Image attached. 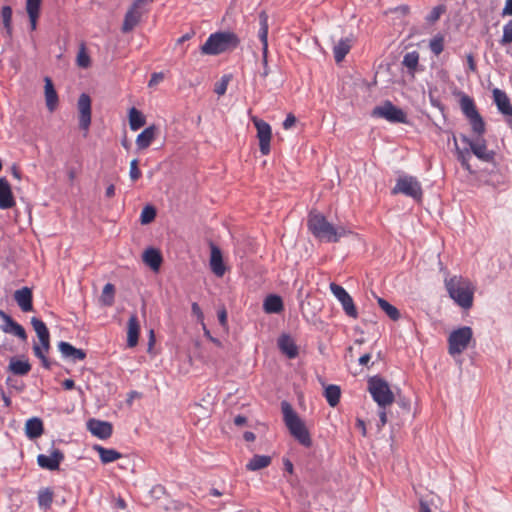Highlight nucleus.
Instances as JSON below:
<instances>
[{
    "label": "nucleus",
    "mask_w": 512,
    "mask_h": 512,
    "mask_svg": "<svg viewBox=\"0 0 512 512\" xmlns=\"http://www.w3.org/2000/svg\"><path fill=\"white\" fill-rule=\"evenodd\" d=\"M460 108L462 113L468 119L473 133L477 135L475 140L462 135L461 140L470 146L472 153L477 158L485 162L492 161L494 158V152L488 150L486 140L482 137L486 131L485 122L479 114L474 100L470 96L462 94L460 97Z\"/></svg>",
    "instance_id": "f257e3e1"
},
{
    "label": "nucleus",
    "mask_w": 512,
    "mask_h": 512,
    "mask_svg": "<svg viewBox=\"0 0 512 512\" xmlns=\"http://www.w3.org/2000/svg\"><path fill=\"white\" fill-rule=\"evenodd\" d=\"M307 226L314 237L328 243L338 242L341 237L349 233L342 226L335 227L323 214L318 212H311L309 214Z\"/></svg>",
    "instance_id": "f03ea898"
},
{
    "label": "nucleus",
    "mask_w": 512,
    "mask_h": 512,
    "mask_svg": "<svg viewBox=\"0 0 512 512\" xmlns=\"http://www.w3.org/2000/svg\"><path fill=\"white\" fill-rule=\"evenodd\" d=\"M445 287L449 296L463 309H469L473 305L474 287L472 283L461 276H453L445 279Z\"/></svg>",
    "instance_id": "7ed1b4c3"
},
{
    "label": "nucleus",
    "mask_w": 512,
    "mask_h": 512,
    "mask_svg": "<svg viewBox=\"0 0 512 512\" xmlns=\"http://www.w3.org/2000/svg\"><path fill=\"white\" fill-rule=\"evenodd\" d=\"M239 44L240 39L234 32H215L210 34L201 46V53L204 55H219L236 49Z\"/></svg>",
    "instance_id": "20e7f679"
},
{
    "label": "nucleus",
    "mask_w": 512,
    "mask_h": 512,
    "mask_svg": "<svg viewBox=\"0 0 512 512\" xmlns=\"http://www.w3.org/2000/svg\"><path fill=\"white\" fill-rule=\"evenodd\" d=\"M283 420L290 434L303 446H312V439L305 423L300 419L292 406L284 401L281 404Z\"/></svg>",
    "instance_id": "39448f33"
},
{
    "label": "nucleus",
    "mask_w": 512,
    "mask_h": 512,
    "mask_svg": "<svg viewBox=\"0 0 512 512\" xmlns=\"http://www.w3.org/2000/svg\"><path fill=\"white\" fill-rule=\"evenodd\" d=\"M367 390L381 409H386L395 401L390 385L380 376H373L368 379Z\"/></svg>",
    "instance_id": "423d86ee"
},
{
    "label": "nucleus",
    "mask_w": 512,
    "mask_h": 512,
    "mask_svg": "<svg viewBox=\"0 0 512 512\" xmlns=\"http://www.w3.org/2000/svg\"><path fill=\"white\" fill-rule=\"evenodd\" d=\"M473 339V331L469 326L453 330L448 336V353L451 356L462 354Z\"/></svg>",
    "instance_id": "0eeeda50"
},
{
    "label": "nucleus",
    "mask_w": 512,
    "mask_h": 512,
    "mask_svg": "<svg viewBox=\"0 0 512 512\" xmlns=\"http://www.w3.org/2000/svg\"><path fill=\"white\" fill-rule=\"evenodd\" d=\"M392 194H403L416 201H421L423 190L420 182L415 177L403 176L397 179L396 185L392 189Z\"/></svg>",
    "instance_id": "6e6552de"
},
{
    "label": "nucleus",
    "mask_w": 512,
    "mask_h": 512,
    "mask_svg": "<svg viewBox=\"0 0 512 512\" xmlns=\"http://www.w3.org/2000/svg\"><path fill=\"white\" fill-rule=\"evenodd\" d=\"M149 0H134L128 8L121 27L123 33L132 31L141 21L142 16L147 12L146 5Z\"/></svg>",
    "instance_id": "1a4fd4ad"
},
{
    "label": "nucleus",
    "mask_w": 512,
    "mask_h": 512,
    "mask_svg": "<svg viewBox=\"0 0 512 512\" xmlns=\"http://www.w3.org/2000/svg\"><path fill=\"white\" fill-rule=\"evenodd\" d=\"M372 115L383 118L391 123H407L406 113L390 101L384 102L381 106H376L372 111Z\"/></svg>",
    "instance_id": "9d476101"
},
{
    "label": "nucleus",
    "mask_w": 512,
    "mask_h": 512,
    "mask_svg": "<svg viewBox=\"0 0 512 512\" xmlns=\"http://www.w3.org/2000/svg\"><path fill=\"white\" fill-rule=\"evenodd\" d=\"M329 288L331 293L340 302L345 314L350 318L357 319L358 311L349 293L342 286L334 282L330 283Z\"/></svg>",
    "instance_id": "9b49d317"
},
{
    "label": "nucleus",
    "mask_w": 512,
    "mask_h": 512,
    "mask_svg": "<svg viewBox=\"0 0 512 512\" xmlns=\"http://www.w3.org/2000/svg\"><path fill=\"white\" fill-rule=\"evenodd\" d=\"M252 122L257 130L260 152L262 155L266 156L270 153V143L272 138L271 126L264 120L257 117H253Z\"/></svg>",
    "instance_id": "f8f14e48"
},
{
    "label": "nucleus",
    "mask_w": 512,
    "mask_h": 512,
    "mask_svg": "<svg viewBox=\"0 0 512 512\" xmlns=\"http://www.w3.org/2000/svg\"><path fill=\"white\" fill-rule=\"evenodd\" d=\"M492 93L498 111L505 117L507 124L512 126V104L506 92L495 88Z\"/></svg>",
    "instance_id": "ddd939ff"
},
{
    "label": "nucleus",
    "mask_w": 512,
    "mask_h": 512,
    "mask_svg": "<svg viewBox=\"0 0 512 512\" xmlns=\"http://www.w3.org/2000/svg\"><path fill=\"white\" fill-rule=\"evenodd\" d=\"M79 126L87 132L91 124V99L90 96L83 93L78 99Z\"/></svg>",
    "instance_id": "4468645a"
},
{
    "label": "nucleus",
    "mask_w": 512,
    "mask_h": 512,
    "mask_svg": "<svg viewBox=\"0 0 512 512\" xmlns=\"http://www.w3.org/2000/svg\"><path fill=\"white\" fill-rule=\"evenodd\" d=\"M63 459L64 454L59 449H55L50 455L39 454L37 456V463L43 469L54 471L59 469V465Z\"/></svg>",
    "instance_id": "2eb2a0df"
},
{
    "label": "nucleus",
    "mask_w": 512,
    "mask_h": 512,
    "mask_svg": "<svg viewBox=\"0 0 512 512\" xmlns=\"http://www.w3.org/2000/svg\"><path fill=\"white\" fill-rule=\"evenodd\" d=\"M259 32L258 36L262 43V54H263V63L267 65V54H268V15L265 11H261L259 14Z\"/></svg>",
    "instance_id": "dca6fc26"
},
{
    "label": "nucleus",
    "mask_w": 512,
    "mask_h": 512,
    "mask_svg": "<svg viewBox=\"0 0 512 512\" xmlns=\"http://www.w3.org/2000/svg\"><path fill=\"white\" fill-rule=\"evenodd\" d=\"M210 268L217 277H222L226 272L222 252L215 244L211 243Z\"/></svg>",
    "instance_id": "f3484780"
},
{
    "label": "nucleus",
    "mask_w": 512,
    "mask_h": 512,
    "mask_svg": "<svg viewBox=\"0 0 512 512\" xmlns=\"http://www.w3.org/2000/svg\"><path fill=\"white\" fill-rule=\"evenodd\" d=\"M14 299L23 312H30L33 310V294L30 288L23 287L16 290L14 293Z\"/></svg>",
    "instance_id": "a211bd4d"
},
{
    "label": "nucleus",
    "mask_w": 512,
    "mask_h": 512,
    "mask_svg": "<svg viewBox=\"0 0 512 512\" xmlns=\"http://www.w3.org/2000/svg\"><path fill=\"white\" fill-rule=\"evenodd\" d=\"M0 317L5 322V325L2 328L5 333L13 334L22 340L27 339L25 329L2 310H0Z\"/></svg>",
    "instance_id": "6ab92c4d"
},
{
    "label": "nucleus",
    "mask_w": 512,
    "mask_h": 512,
    "mask_svg": "<svg viewBox=\"0 0 512 512\" xmlns=\"http://www.w3.org/2000/svg\"><path fill=\"white\" fill-rule=\"evenodd\" d=\"M88 429L94 435L100 439H107L111 437L113 429L112 425L105 421L92 419L88 422Z\"/></svg>",
    "instance_id": "aec40b11"
},
{
    "label": "nucleus",
    "mask_w": 512,
    "mask_h": 512,
    "mask_svg": "<svg viewBox=\"0 0 512 512\" xmlns=\"http://www.w3.org/2000/svg\"><path fill=\"white\" fill-rule=\"evenodd\" d=\"M58 349L63 358L71 359L74 362L82 361L86 358V353L84 350L78 349L65 341H60L58 343Z\"/></svg>",
    "instance_id": "412c9836"
},
{
    "label": "nucleus",
    "mask_w": 512,
    "mask_h": 512,
    "mask_svg": "<svg viewBox=\"0 0 512 512\" xmlns=\"http://www.w3.org/2000/svg\"><path fill=\"white\" fill-rule=\"evenodd\" d=\"M15 204L10 184L5 178H0V209H10Z\"/></svg>",
    "instance_id": "4be33fe9"
},
{
    "label": "nucleus",
    "mask_w": 512,
    "mask_h": 512,
    "mask_svg": "<svg viewBox=\"0 0 512 512\" xmlns=\"http://www.w3.org/2000/svg\"><path fill=\"white\" fill-rule=\"evenodd\" d=\"M158 128L150 125L145 128L136 138V146L139 150L147 149L157 136Z\"/></svg>",
    "instance_id": "5701e85b"
},
{
    "label": "nucleus",
    "mask_w": 512,
    "mask_h": 512,
    "mask_svg": "<svg viewBox=\"0 0 512 512\" xmlns=\"http://www.w3.org/2000/svg\"><path fill=\"white\" fill-rule=\"evenodd\" d=\"M44 93H45V102L48 110L53 112L58 107V94L54 88L53 82L49 77L44 78Z\"/></svg>",
    "instance_id": "b1692460"
},
{
    "label": "nucleus",
    "mask_w": 512,
    "mask_h": 512,
    "mask_svg": "<svg viewBox=\"0 0 512 512\" xmlns=\"http://www.w3.org/2000/svg\"><path fill=\"white\" fill-rule=\"evenodd\" d=\"M278 347L288 358L293 359L298 355V347L293 338L283 334L278 339Z\"/></svg>",
    "instance_id": "393cba45"
},
{
    "label": "nucleus",
    "mask_w": 512,
    "mask_h": 512,
    "mask_svg": "<svg viewBox=\"0 0 512 512\" xmlns=\"http://www.w3.org/2000/svg\"><path fill=\"white\" fill-rule=\"evenodd\" d=\"M140 325L136 314L130 316L127 327V346L132 348L138 343Z\"/></svg>",
    "instance_id": "a878e982"
},
{
    "label": "nucleus",
    "mask_w": 512,
    "mask_h": 512,
    "mask_svg": "<svg viewBox=\"0 0 512 512\" xmlns=\"http://www.w3.org/2000/svg\"><path fill=\"white\" fill-rule=\"evenodd\" d=\"M44 432L43 422L38 417L30 418L25 423V434L29 439L39 438Z\"/></svg>",
    "instance_id": "bb28decb"
},
{
    "label": "nucleus",
    "mask_w": 512,
    "mask_h": 512,
    "mask_svg": "<svg viewBox=\"0 0 512 512\" xmlns=\"http://www.w3.org/2000/svg\"><path fill=\"white\" fill-rule=\"evenodd\" d=\"M143 262L148 265L153 271L157 272L162 264V255L159 250L149 248L143 253Z\"/></svg>",
    "instance_id": "cd10ccee"
},
{
    "label": "nucleus",
    "mask_w": 512,
    "mask_h": 512,
    "mask_svg": "<svg viewBox=\"0 0 512 512\" xmlns=\"http://www.w3.org/2000/svg\"><path fill=\"white\" fill-rule=\"evenodd\" d=\"M39 342L40 344L33 345L34 355L41 360L44 368L51 369L53 363L46 357V354L50 350V338H48L46 342L43 340Z\"/></svg>",
    "instance_id": "c85d7f7f"
},
{
    "label": "nucleus",
    "mask_w": 512,
    "mask_h": 512,
    "mask_svg": "<svg viewBox=\"0 0 512 512\" xmlns=\"http://www.w3.org/2000/svg\"><path fill=\"white\" fill-rule=\"evenodd\" d=\"M8 370L14 375L24 376L31 371V364L28 360L12 357L8 365Z\"/></svg>",
    "instance_id": "c756f323"
},
{
    "label": "nucleus",
    "mask_w": 512,
    "mask_h": 512,
    "mask_svg": "<svg viewBox=\"0 0 512 512\" xmlns=\"http://www.w3.org/2000/svg\"><path fill=\"white\" fill-rule=\"evenodd\" d=\"M42 0H26V11L29 16L31 30L37 27Z\"/></svg>",
    "instance_id": "7c9ffc66"
},
{
    "label": "nucleus",
    "mask_w": 512,
    "mask_h": 512,
    "mask_svg": "<svg viewBox=\"0 0 512 512\" xmlns=\"http://www.w3.org/2000/svg\"><path fill=\"white\" fill-rule=\"evenodd\" d=\"M93 448L95 451H97L103 464L112 463L122 457V454L115 449L105 448L100 445H95Z\"/></svg>",
    "instance_id": "2f4dec72"
},
{
    "label": "nucleus",
    "mask_w": 512,
    "mask_h": 512,
    "mask_svg": "<svg viewBox=\"0 0 512 512\" xmlns=\"http://www.w3.org/2000/svg\"><path fill=\"white\" fill-rule=\"evenodd\" d=\"M419 59L420 54L418 51L408 52L403 57L402 65L408 69V73L411 77H414L418 70Z\"/></svg>",
    "instance_id": "473e14b6"
},
{
    "label": "nucleus",
    "mask_w": 512,
    "mask_h": 512,
    "mask_svg": "<svg viewBox=\"0 0 512 512\" xmlns=\"http://www.w3.org/2000/svg\"><path fill=\"white\" fill-rule=\"evenodd\" d=\"M352 47V39L344 38L341 39L333 48L334 58L337 63L343 61L345 56L349 53Z\"/></svg>",
    "instance_id": "72a5a7b5"
},
{
    "label": "nucleus",
    "mask_w": 512,
    "mask_h": 512,
    "mask_svg": "<svg viewBox=\"0 0 512 512\" xmlns=\"http://www.w3.org/2000/svg\"><path fill=\"white\" fill-rule=\"evenodd\" d=\"M129 126L132 131H137L146 124V118L143 113L135 107L128 112Z\"/></svg>",
    "instance_id": "f704fd0d"
},
{
    "label": "nucleus",
    "mask_w": 512,
    "mask_h": 512,
    "mask_svg": "<svg viewBox=\"0 0 512 512\" xmlns=\"http://www.w3.org/2000/svg\"><path fill=\"white\" fill-rule=\"evenodd\" d=\"M263 309L266 313H280L283 310L282 298L278 295H269L265 298Z\"/></svg>",
    "instance_id": "c9c22d12"
},
{
    "label": "nucleus",
    "mask_w": 512,
    "mask_h": 512,
    "mask_svg": "<svg viewBox=\"0 0 512 512\" xmlns=\"http://www.w3.org/2000/svg\"><path fill=\"white\" fill-rule=\"evenodd\" d=\"M271 464V457L267 455H254L252 459L246 464V469L249 471H257L268 467Z\"/></svg>",
    "instance_id": "e433bc0d"
},
{
    "label": "nucleus",
    "mask_w": 512,
    "mask_h": 512,
    "mask_svg": "<svg viewBox=\"0 0 512 512\" xmlns=\"http://www.w3.org/2000/svg\"><path fill=\"white\" fill-rule=\"evenodd\" d=\"M324 396L331 407H336L340 401L341 389L338 385H328L325 388Z\"/></svg>",
    "instance_id": "4c0bfd02"
},
{
    "label": "nucleus",
    "mask_w": 512,
    "mask_h": 512,
    "mask_svg": "<svg viewBox=\"0 0 512 512\" xmlns=\"http://www.w3.org/2000/svg\"><path fill=\"white\" fill-rule=\"evenodd\" d=\"M54 493L51 488H42L38 492V505L42 509H49L53 502Z\"/></svg>",
    "instance_id": "58836bf2"
},
{
    "label": "nucleus",
    "mask_w": 512,
    "mask_h": 512,
    "mask_svg": "<svg viewBox=\"0 0 512 512\" xmlns=\"http://www.w3.org/2000/svg\"><path fill=\"white\" fill-rule=\"evenodd\" d=\"M31 325L36 332L39 341H45L50 338L49 330L46 326V324L39 318L32 317L31 319Z\"/></svg>",
    "instance_id": "ea45409f"
},
{
    "label": "nucleus",
    "mask_w": 512,
    "mask_h": 512,
    "mask_svg": "<svg viewBox=\"0 0 512 512\" xmlns=\"http://www.w3.org/2000/svg\"><path fill=\"white\" fill-rule=\"evenodd\" d=\"M377 302L379 307L387 314L390 319L397 321L400 318L399 310L388 301L383 298H378Z\"/></svg>",
    "instance_id": "a19ab883"
},
{
    "label": "nucleus",
    "mask_w": 512,
    "mask_h": 512,
    "mask_svg": "<svg viewBox=\"0 0 512 512\" xmlns=\"http://www.w3.org/2000/svg\"><path fill=\"white\" fill-rule=\"evenodd\" d=\"M444 43V35L438 33L429 41V48L435 56H438L444 51Z\"/></svg>",
    "instance_id": "79ce46f5"
},
{
    "label": "nucleus",
    "mask_w": 512,
    "mask_h": 512,
    "mask_svg": "<svg viewBox=\"0 0 512 512\" xmlns=\"http://www.w3.org/2000/svg\"><path fill=\"white\" fill-rule=\"evenodd\" d=\"M114 285L107 283L102 290L101 302L105 306H112L114 303Z\"/></svg>",
    "instance_id": "37998d69"
},
{
    "label": "nucleus",
    "mask_w": 512,
    "mask_h": 512,
    "mask_svg": "<svg viewBox=\"0 0 512 512\" xmlns=\"http://www.w3.org/2000/svg\"><path fill=\"white\" fill-rule=\"evenodd\" d=\"M1 19L7 34L12 32V8L10 6H3L1 9Z\"/></svg>",
    "instance_id": "c03bdc74"
},
{
    "label": "nucleus",
    "mask_w": 512,
    "mask_h": 512,
    "mask_svg": "<svg viewBox=\"0 0 512 512\" xmlns=\"http://www.w3.org/2000/svg\"><path fill=\"white\" fill-rule=\"evenodd\" d=\"M155 217L156 209L151 205H147L141 211L140 221L142 224H149L155 219Z\"/></svg>",
    "instance_id": "a18cd8bd"
},
{
    "label": "nucleus",
    "mask_w": 512,
    "mask_h": 512,
    "mask_svg": "<svg viewBox=\"0 0 512 512\" xmlns=\"http://www.w3.org/2000/svg\"><path fill=\"white\" fill-rule=\"evenodd\" d=\"M512 43V19L509 20L504 26H503V35L500 39V44L502 46H506L508 44Z\"/></svg>",
    "instance_id": "49530a36"
},
{
    "label": "nucleus",
    "mask_w": 512,
    "mask_h": 512,
    "mask_svg": "<svg viewBox=\"0 0 512 512\" xmlns=\"http://www.w3.org/2000/svg\"><path fill=\"white\" fill-rule=\"evenodd\" d=\"M90 64V57L86 52L85 46L82 44L77 55V65L82 68H88Z\"/></svg>",
    "instance_id": "de8ad7c7"
},
{
    "label": "nucleus",
    "mask_w": 512,
    "mask_h": 512,
    "mask_svg": "<svg viewBox=\"0 0 512 512\" xmlns=\"http://www.w3.org/2000/svg\"><path fill=\"white\" fill-rule=\"evenodd\" d=\"M129 176H130V179L133 182L137 181L142 176V172L139 169V161H138V159H133L130 162Z\"/></svg>",
    "instance_id": "09e8293b"
},
{
    "label": "nucleus",
    "mask_w": 512,
    "mask_h": 512,
    "mask_svg": "<svg viewBox=\"0 0 512 512\" xmlns=\"http://www.w3.org/2000/svg\"><path fill=\"white\" fill-rule=\"evenodd\" d=\"M469 158H470V153L468 150L463 151L457 147V159L460 161L463 168H465L466 170L471 172Z\"/></svg>",
    "instance_id": "8fccbe9b"
},
{
    "label": "nucleus",
    "mask_w": 512,
    "mask_h": 512,
    "mask_svg": "<svg viewBox=\"0 0 512 512\" xmlns=\"http://www.w3.org/2000/svg\"><path fill=\"white\" fill-rule=\"evenodd\" d=\"M445 12V7L443 5H439L434 7L431 12L427 15L426 20L429 23H435L439 20L441 15Z\"/></svg>",
    "instance_id": "3c124183"
},
{
    "label": "nucleus",
    "mask_w": 512,
    "mask_h": 512,
    "mask_svg": "<svg viewBox=\"0 0 512 512\" xmlns=\"http://www.w3.org/2000/svg\"><path fill=\"white\" fill-rule=\"evenodd\" d=\"M228 82H229L228 77H226V76L222 77L221 81H219L215 84L214 92L219 96L224 95L227 91Z\"/></svg>",
    "instance_id": "603ef678"
},
{
    "label": "nucleus",
    "mask_w": 512,
    "mask_h": 512,
    "mask_svg": "<svg viewBox=\"0 0 512 512\" xmlns=\"http://www.w3.org/2000/svg\"><path fill=\"white\" fill-rule=\"evenodd\" d=\"M164 79V74L162 72H155L151 75L148 86L153 87L158 85Z\"/></svg>",
    "instance_id": "864d4df0"
},
{
    "label": "nucleus",
    "mask_w": 512,
    "mask_h": 512,
    "mask_svg": "<svg viewBox=\"0 0 512 512\" xmlns=\"http://www.w3.org/2000/svg\"><path fill=\"white\" fill-rule=\"evenodd\" d=\"M296 123V117L293 114H288L286 119L283 122V128L288 130L292 128Z\"/></svg>",
    "instance_id": "5fc2aeb1"
},
{
    "label": "nucleus",
    "mask_w": 512,
    "mask_h": 512,
    "mask_svg": "<svg viewBox=\"0 0 512 512\" xmlns=\"http://www.w3.org/2000/svg\"><path fill=\"white\" fill-rule=\"evenodd\" d=\"M501 15L502 17H512V0H505V5L504 8L502 9Z\"/></svg>",
    "instance_id": "6e6d98bb"
},
{
    "label": "nucleus",
    "mask_w": 512,
    "mask_h": 512,
    "mask_svg": "<svg viewBox=\"0 0 512 512\" xmlns=\"http://www.w3.org/2000/svg\"><path fill=\"white\" fill-rule=\"evenodd\" d=\"M218 320L222 326L227 325V312L225 309H222L218 312Z\"/></svg>",
    "instance_id": "4d7b16f0"
},
{
    "label": "nucleus",
    "mask_w": 512,
    "mask_h": 512,
    "mask_svg": "<svg viewBox=\"0 0 512 512\" xmlns=\"http://www.w3.org/2000/svg\"><path fill=\"white\" fill-rule=\"evenodd\" d=\"M191 308H192L193 314L196 315L198 319L202 320L203 312H202L200 306L197 303H193Z\"/></svg>",
    "instance_id": "13d9d810"
},
{
    "label": "nucleus",
    "mask_w": 512,
    "mask_h": 512,
    "mask_svg": "<svg viewBox=\"0 0 512 512\" xmlns=\"http://www.w3.org/2000/svg\"><path fill=\"white\" fill-rule=\"evenodd\" d=\"M379 420H380V424H379V428L385 426V424L387 423V414H386V409H381L380 408V411H379Z\"/></svg>",
    "instance_id": "bf43d9fd"
},
{
    "label": "nucleus",
    "mask_w": 512,
    "mask_h": 512,
    "mask_svg": "<svg viewBox=\"0 0 512 512\" xmlns=\"http://www.w3.org/2000/svg\"><path fill=\"white\" fill-rule=\"evenodd\" d=\"M467 64L471 71H476V63L472 54L467 55Z\"/></svg>",
    "instance_id": "052dcab7"
},
{
    "label": "nucleus",
    "mask_w": 512,
    "mask_h": 512,
    "mask_svg": "<svg viewBox=\"0 0 512 512\" xmlns=\"http://www.w3.org/2000/svg\"><path fill=\"white\" fill-rule=\"evenodd\" d=\"M283 463H284V468H285V470H286L289 474H292V473H293V471H294L293 463H292L289 459H284V460H283Z\"/></svg>",
    "instance_id": "680f3d73"
},
{
    "label": "nucleus",
    "mask_w": 512,
    "mask_h": 512,
    "mask_svg": "<svg viewBox=\"0 0 512 512\" xmlns=\"http://www.w3.org/2000/svg\"><path fill=\"white\" fill-rule=\"evenodd\" d=\"M370 360H371V355L369 353H366L359 358V364L366 366L370 362Z\"/></svg>",
    "instance_id": "e2e57ef3"
},
{
    "label": "nucleus",
    "mask_w": 512,
    "mask_h": 512,
    "mask_svg": "<svg viewBox=\"0 0 512 512\" xmlns=\"http://www.w3.org/2000/svg\"><path fill=\"white\" fill-rule=\"evenodd\" d=\"M246 421H247L246 417H244L242 415H238L234 418V424L236 426H243L246 423Z\"/></svg>",
    "instance_id": "0e129e2a"
},
{
    "label": "nucleus",
    "mask_w": 512,
    "mask_h": 512,
    "mask_svg": "<svg viewBox=\"0 0 512 512\" xmlns=\"http://www.w3.org/2000/svg\"><path fill=\"white\" fill-rule=\"evenodd\" d=\"M105 195L107 198H112L115 195V186L113 184H110L105 191Z\"/></svg>",
    "instance_id": "69168bd1"
},
{
    "label": "nucleus",
    "mask_w": 512,
    "mask_h": 512,
    "mask_svg": "<svg viewBox=\"0 0 512 512\" xmlns=\"http://www.w3.org/2000/svg\"><path fill=\"white\" fill-rule=\"evenodd\" d=\"M74 386H75V383L72 379H65L63 381V387L65 390H71L74 388Z\"/></svg>",
    "instance_id": "338daca9"
},
{
    "label": "nucleus",
    "mask_w": 512,
    "mask_h": 512,
    "mask_svg": "<svg viewBox=\"0 0 512 512\" xmlns=\"http://www.w3.org/2000/svg\"><path fill=\"white\" fill-rule=\"evenodd\" d=\"M419 512H432V511L426 502L421 501L420 507H419Z\"/></svg>",
    "instance_id": "774afa93"
}]
</instances>
